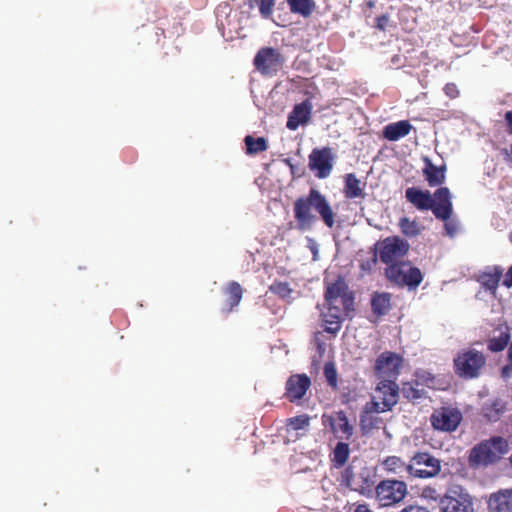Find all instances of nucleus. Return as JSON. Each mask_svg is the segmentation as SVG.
<instances>
[{"mask_svg": "<svg viewBox=\"0 0 512 512\" xmlns=\"http://www.w3.org/2000/svg\"><path fill=\"white\" fill-rule=\"evenodd\" d=\"M319 214L321 220L328 228L335 226L336 213L325 195L319 190L311 188L306 195L297 198L293 204L296 228L299 231H309L317 222Z\"/></svg>", "mask_w": 512, "mask_h": 512, "instance_id": "f257e3e1", "label": "nucleus"}, {"mask_svg": "<svg viewBox=\"0 0 512 512\" xmlns=\"http://www.w3.org/2000/svg\"><path fill=\"white\" fill-rule=\"evenodd\" d=\"M406 200L420 211L431 210L439 220H447L453 213L451 194L447 187L438 188L432 195L429 190L409 187Z\"/></svg>", "mask_w": 512, "mask_h": 512, "instance_id": "f03ea898", "label": "nucleus"}, {"mask_svg": "<svg viewBox=\"0 0 512 512\" xmlns=\"http://www.w3.org/2000/svg\"><path fill=\"white\" fill-rule=\"evenodd\" d=\"M387 280L398 287H408L415 290L423 281V274L418 267L412 266L410 261L393 263L385 268Z\"/></svg>", "mask_w": 512, "mask_h": 512, "instance_id": "7ed1b4c3", "label": "nucleus"}, {"mask_svg": "<svg viewBox=\"0 0 512 512\" xmlns=\"http://www.w3.org/2000/svg\"><path fill=\"white\" fill-rule=\"evenodd\" d=\"M508 451V442L497 436L476 445L470 452L469 460L475 464H491Z\"/></svg>", "mask_w": 512, "mask_h": 512, "instance_id": "20e7f679", "label": "nucleus"}, {"mask_svg": "<svg viewBox=\"0 0 512 512\" xmlns=\"http://www.w3.org/2000/svg\"><path fill=\"white\" fill-rule=\"evenodd\" d=\"M485 364L486 357L475 349L462 350L454 358L455 373L465 379L478 377Z\"/></svg>", "mask_w": 512, "mask_h": 512, "instance_id": "39448f33", "label": "nucleus"}, {"mask_svg": "<svg viewBox=\"0 0 512 512\" xmlns=\"http://www.w3.org/2000/svg\"><path fill=\"white\" fill-rule=\"evenodd\" d=\"M409 248V243L399 236H389L377 243L379 259L386 264V267L402 262V259L408 254Z\"/></svg>", "mask_w": 512, "mask_h": 512, "instance_id": "423d86ee", "label": "nucleus"}, {"mask_svg": "<svg viewBox=\"0 0 512 512\" xmlns=\"http://www.w3.org/2000/svg\"><path fill=\"white\" fill-rule=\"evenodd\" d=\"M441 512H474L471 496L461 487L453 486L439 499Z\"/></svg>", "mask_w": 512, "mask_h": 512, "instance_id": "0eeeda50", "label": "nucleus"}, {"mask_svg": "<svg viewBox=\"0 0 512 512\" xmlns=\"http://www.w3.org/2000/svg\"><path fill=\"white\" fill-rule=\"evenodd\" d=\"M409 476L413 478H432L441 470L440 460L428 452H417L408 464Z\"/></svg>", "mask_w": 512, "mask_h": 512, "instance_id": "6e6552de", "label": "nucleus"}, {"mask_svg": "<svg viewBox=\"0 0 512 512\" xmlns=\"http://www.w3.org/2000/svg\"><path fill=\"white\" fill-rule=\"evenodd\" d=\"M406 494L407 485L404 481L383 480L375 487V498L382 507L399 503Z\"/></svg>", "mask_w": 512, "mask_h": 512, "instance_id": "1a4fd4ad", "label": "nucleus"}, {"mask_svg": "<svg viewBox=\"0 0 512 512\" xmlns=\"http://www.w3.org/2000/svg\"><path fill=\"white\" fill-rule=\"evenodd\" d=\"M285 62L284 56L275 48L263 47L256 53L253 64L262 75H275Z\"/></svg>", "mask_w": 512, "mask_h": 512, "instance_id": "9d476101", "label": "nucleus"}, {"mask_svg": "<svg viewBox=\"0 0 512 512\" xmlns=\"http://www.w3.org/2000/svg\"><path fill=\"white\" fill-rule=\"evenodd\" d=\"M462 418V413L457 408L442 406L433 410L430 423L435 430L454 432L459 427Z\"/></svg>", "mask_w": 512, "mask_h": 512, "instance_id": "9b49d317", "label": "nucleus"}, {"mask_svg": "<svg viewBox=\"0 0 512 512\" xmlns=\"http://www.w3.org/2000/svg\"><path fill=\"white\" fill-rule=\"evenodd\" d=\"M334 156L330 147L314 148L308 156V166L319 179L327 178L333 169Z\"/></svg>", "mask_w": 512, "mask_h": 512, "instance_id": "f8f14e48", "label": "nucleus"}, {"mask_svg": "<svg viewBox=\"0 0 512 512\" xmlns=\"http://www.w3.org/2000/svg\"><path fill=\"white\" fill-rule=\"evenodd\" d=\"M324 298L327 305H335L339 300L346 313L353 310L354 297L348 292V286L342 278L327 285Z\"/></svg>", "mask_w": 512, "mask_h": 512, "instance_id": "ddd939ff", "label": "nucleus"}, {"mask_svg": "<svg viewBox=\"0 0 512 512\" xmlns=\"http://www.w3.org/2000/svg\"><path fill=\"white\" fill-rule=\"evenodd\" d=\"M322 424L329 427L330 431L338 439L349 440L353 435L354 428L349 423L347 415L343 410L331 414H323Z\"/></svg>", "mask_w": 512, "mask_h": 512, "instance_id": "4468645a", "label": "nucleus"}, {"mask_svg": "<svg viewBox=\"0 0 512 512\" xmlns=\"http://www.w3.org/2000/svg\"><path fill=\"white\" fill-rule=\"evenodd\" d=\"M311 386V380L306 374H293L285 384V397L292 403L304 398Z\"/></svg>", "mask_w": 512, "mask_h": 512, "instance_id": "2eb2a0df", "label": "nucleus"}, {"mask_svg": "<svg viewBox=\"0 0 512 512\" xmlns=\"http://www.w3.org/2000/svg\"><path fill=\"white\" fill-rule=\"evenodd\" d=\"M402 358L390 351L381 353L375 362V373L379 378L396 376L399 373Z\"/></svg>", "mask_w": 512, "mask_h": 512, "instance_id": "dca6fc26", "label": "nucleus"}, {"mask_svg": "<svg viewBox=\"0 0 512 512\" xmlns=\"http://www.w3.org/2000/svg\"><path fill=\"white\" fill-rule=\"evenodd\" d=\"M375 398L382 400V409H392L398 402L399 387L395 381L384 379L376 387Z\"/></svg>", "mask_w": 512, "mask_h": 512, "instance_id": "f3484780", "label": "nucleus"}, {"mask_svg": "<svg viewBox=\"0 0 512 512\" xmlns=\"http://www.w3.org/2000/svg\"><path fill=\"white\" fill-rule=\"evenodd\" d=\"M312 104L309 100H304L296 104L288 115L286 127L295 131L300 125H306L311 118Z\"/></svg>", "mask_w": 512, "mask_h": 512, "instance_id": "a211bd4d", "label": "nucleus"}, {"mask_svg": "<svg viewBox=\"0 0 512 512\" xmlns=\"http://www.w3.org/2000/svg\"><path fill=\"white\" fill-rule=\"evenodd\" d=\"M422 160L424 163L422 173L428 185L430 187L442 185L446 179V165L436 166L428 156H424Z\"/></svg>", "mask_w": 512, "mask_h": 512, "instance_id": "6ab92c4d", "label": "nucleus"}, {"mask_svg": "<svg viewBox=\"0 0 512 512\" xmlns=\"http://www.w3.org/2000/svg\"><path fill=\"white\" fill-rule=\"evenodd\" d=\"M223 294L225 299L221 311L225 315H228L240 304L243 296V288L238 282L230 281L223 288Z\"/></svg>", "mask_w": 512, "mask_h": 512, "instance_id": "aec40b11", "label": "nucleus"}, {"mask_svg": "<svg viewBox=\"0 0 512 512\" xmlns=\"http://www.w3.org/2000/svg\"><path fill=\"white\" fill-rule=\"evenodd\" d=\"M322 322L324 325V330L327 333L336 335L341 327H342V317H341V310L336 305H328L327 310L324 311L322 314Z\"/></svg>", "mask_w": 512, "mask_h": 512, "instance_id": "412c9836", "label": "nucleus"}, {"mask_svg": "<svg viewBox=\"0 0 512 512\" xmlns=\"http://www.w3.org/2000/svg\"><path fill=\"white\" fill-rule=\"evenodd\" d=\"M414 127L408 120H401L398 122L390 123L383 128V137L388 141H398L406 137Z\"/></svg>", "mask_w": 512, "mask_h": 512, "instance_id": "4be33fe9", "label": "nucleus"}, {"mask_svg": "<svg viewBox=\"0 0 512 512\" xmlns=\"http://www.w3.org/2000/svg\"><path fill=\"white\" fill-rule=\"evenodd\" d=\"M488 511L512 512V489L492 494L488 501Z\"/></svg>", "mask_w": 512, "mask_h": 512, "instance_id": "5701e85b", "label": "nucleus"}, {"mask_svg": "<svg viewBox=\"0 0 512 512\" xmlns=\"http://www.w3.org/2000/svg\"><path fill=\"white\" fill-rule=\"evenodd\" d=\"M350 456L348 443L339 441L330 454V461L333 468L340 469L345 466Z\"/></svg>", "mask_w": 512, "mask_h": 512, "instance_id": "b1692460", "label": "nucleus"}, {"mask_svg": "<svg viewBox=\"0 0 512 512\" xmlns=\"http://www.w3.org/2000/svg\"><path fill=\"white\" fill-rule=\"evenodd\" d=\"M344 195L347 199L365 197V192L361 187V182L353 173L345 175Z\"/></svg>", "mask_w": 512, "mask_h": 512, "instance_id": "393cba45", "label": "nucleus"}, {"mask_svg": "<svg viewBox=\"0 0 512 512\" xmlns=\"http://www.w3.org/2000/svg\"><path fill=\"white\" fill-rule=\"evenodd\" d=\"M290 11L303 18H309L316 10L315 0H286Z\"/></svg>", "mask_w": 512, "mask_h": 512, "instance_id": "a878e982", "label": "nucleus"}, {"mask_svg": "<svg viewBox=\"0 0 512 512\" xmlns=\"http://www.w3.org/2000/svg\"><path fill=\"white\" fill-rule=\"evenodd\" d=\"M371 308L375 315H386L391 308V295L387 292L374 293L371 299Z\"/></svg>", "mask_w": 512, "mask_h": 512, "instance_id": "bb28decb", "label": "nucleus"}, {"mask_svg": "<svg viewBox=\"0 0 512 512\" xmlns=\"http://www.w3.org/2000/svg\"><path fill=\"white\" fill-rule=\"evenodd\" d=\"M506 410V404L501 399H494L487 402L482 407V415L488 421H498L504 411Z\"/></svg>", "mask_w": 512, "mask_h": 512, "instance_id": "cd10ccee", "label": "nucleus"}, {"mask_svg": "<svg viewBox=\"0 0 512 512\" xmlns=\"http://www.w3.org/2000/svg\"><path fill=\"white\" fill-rule=\"evenodd\" d=\"M383 469L388 473L401 475L403 472L409 474L408 464L398 456H388L381 463Z\"/></svg>", "mask_w": 512, "mask_h": 512, "instance_id": "c85d7f7f", "label": "nucleus"}, {"mask_svg": "<svg viewBox=\"0 0 512 512\" xmlns=\"http://www.w3.org/2000/svg\"><path fill=\"white\" fill-rule=\"evenodd\" d=\"M403 397L409 401H415L425 396L426 391L418 382H406L402 386Z\"/></svg>", "mask_w": 512, "mask_h": 512, "instance_id": "c756f323", "label": "nucleus"}, {"mask_svg": "<svg viewBox=\"0 0 512 512\" xmlns=\"http://www.w3.org/2000/svg\"><path fill=\"white\" fill-rule=\"evenodd\" d=\"M510 341V333L508 328L505 331H501L499 336L492 337L487 342V347L491 352L503 351Z\"/></svg>", "mask_w": 512, "mask_h": 512, "instance_id": "7c9ffc66", "label": "nucleus"}, {"mask_svg": "<svg viewBox=\"0 0 512 512\" xmlns=\"http://www.w3.org/2000/svg\"><path fill=\"white\" fill-rule=\"evenodd\" d=\"M246 145L247 154L253 155L259 152L267 150V141L263 137L254 138L251 135H247L244 139Z\"/></svg>", "mask_w": 512, "mask_h": 512, "instance_id": "2f4dec72", "label": "nucleus"}, {"mask_svg": "<svg viewBox=\"0 0 512 512\" xmlns=\"http://www.w3.org/2000/svg\"><path fill=\"white\" fill-rule=\"evenodd\" d=\"M399 228L403 235L407 237H416L421 233V227L415 220L408 217H402L399 220Z\"/></svg>", "mask_w": 512, "mask_h": 512, "instance_id": "473e14b6", "label": "nucleus"}, {"mask_svg": "<svg viewBox=\"0 0 512 512\" xmlns=\"http://www.w3.org/2000/svg\"><path fill=\"white\" fill-rule=\"evenodd\" d=\"M310 416L307 414L298 415L287 419L286 427L293 431L307 430L310 426Z\"/></svg>", "mask_w": 512, "mask_h": 512, "instance_id": "72a5a7b5", "label": "nucleus"}, {"mask_svg": "<svg viewBox=\"0 0 512 512\" xmlns=\"http://www.w3.org/2000/svg\"><path fill=\"white\" fill-rule=\"evenodd\" d=\"M501 276L502 272L497 269L494 272L484 273L481 276V283L485 289L495 292L498 288Z\"/></svg>", "mask_w": 512, "mask_h": 512, "instance_id": "f704fd0d", "label": "nucleus"}, {"mask_svg": "<svg viewBox=\"0 0 512 512\" xmlns=\"http://www.w3.org/2000/svg\"><path fill=\"white\" fill-rule=\"evenodd\" d=\"M381 419L374 414L361 413L360 414V427L363 432H369L374 428H379Z\"/></svg>", "mask_w": 512, "mask_h": 512, "instance_id": "c9c22d12", "label": "nucleus"}, {"mask_svg": "<svg viewBox=\"0 0 512 512\" xmlns=\"http://www.w3.org/2000/svg\"><path fill=\"white\" fill-rule=\"evenodd\" d=\"M323 373H324V377L326 379L327 384L331 388L337 389L338 374H337V370H336L334 362H331V361L326 362L324 364Z\"/></svg>", "mask_w": 512, "mask_h": 512, "instance_id": "e433bc0d", "label": "nucleus"}, {"mask_svg": "<svg viewBox=\"0 0 512 512\" xmlns=\"http://www.w3.org/2000/svg\"><path fill=\"white\" fill-rule=\"evenodd\" d=\"M269 290L283 299L290 297L292 293V289L290 288L289 284L282 281L273 282L269 286Z\"/></svg>", "mask_w": 512, "mask_h": 512, "instance_id": "4c0bfd02", "label": "nucleus"}, {"mask_svg": "<svg viewBox=\"0 0 512 512\" xmlns=\"http://www.w3.org/2000/svg\"><path fill=\"white\" fill-rule=\"evenodd\" d=\"M362 483L356 490L362 495H370L373 491H375V480L370 475L360 474Z\"/></svg>", "mask_w": 512, "mask_h": 512, "instance_id": "58836bf2", "label": "nucleus"}, {"mask_svg": "<svg viewBox=\"0 0 512 512\" xmlns=\"http://www.w3.org/2000/svg\"><path fill=\"white\" fill-rule=\"evenodd\" d=\"M390 409H382V400H371L367 402L363 408V413L374 414L389 411Z\"/></svg>", "mask_w": 512, "mask_h": 512, "instance_id": "ea45409f", "label": "nucleus"}, {"mask_svg": "<svg viewBox=\"0 0 512 512\" xmlns=\"http://www.w3.org/2000/svg\"><path fill=\"white\" fill-rule=\"evenodd\" d=\"M276 0H260L259 12L263 18H270L273 12V7Z\"/></svg>", "mask_w": 512, "mask_h": 512, "instance_id": "a19ab883", "label": "nucleus"}, {"mask_svg": "<svg viewBox=\"0 0 512 512\" xmlns=\"http://www.w3.org/2000/svg\"><path fill=\"white\" fill-rule=\"evenodd\" d=\"M444 93L450 99H455L459 96L460 92L455 83H447L444 88Z\"/></svg>", "mask_w": 512, "mask_h": 512, "instance_id": "79ce46f5", "label": "nucleus"}, {"mask_svg": "<svg viewBox=\"0 0 512 512\" xmlns=\"http://www.w3.org/2000/svg\"><path fill=\"white\" fill-rule=\"evenodd\" d=\"M450 218L451 217H449L447 220H444L445 221L444 228H445L447 235H449L450 237H453L458 232V224L456 221L451 220Z\"/></svg>", "mask_w": 512, "mask_h": 512, "instance_id": "37998d69", "label": "nucleus"}, {"mask_svg": "<svg viewBox=\"0 0 512 512\" xmlns=\"http://www.w3.org/2000/svg\"><path fill=\"white\" fill-rule=\"evenodd\" d=\"M389 19H390V17L388 14H383L381 16H378L376 18L375 28L380 31H385L388 26Z\"/></svg>", "mask_w": 512, "mask_h": 512, "instance_id": "c03bdc74", "label": "nucleus"}, {"mask_svg": "<svg viewBox=\"0 0 512 512\" xmlns=\"http://www.w3.org/2000/svg\"><path fill=\"white\" fill-rule=\"evenodd\" d=\"M399 512H431L427 507L418 504H410Z\"/></svg>", "mask_w": 512, "mask_h": 512, "instance_id": "a18cd8bd", "label": "nucleus"}, {"mask_svg": "<svg viewBox=\"0 0 512 512\" xmlns=\"http://www.w3.org/2000/svg\"><path fill=\"white\" fill-rule=\"evenodd\" d=\"M423 495L427 498H430L432 500H438L440 499L441 497L439 496V494L437 493L436 489L435 488H432V487H426L424 488L423 490Z\"/></svg>", "mask_w": 512, "mask_h": 512, "instance_id": "49530a36", "label": "nucleus"}, {"mask_svg": "<svg viewBox=\"0 0 512 512\" xmlns=\"http://www.w3.org/2000/svg\"><path fill=\"white\" fill-rule=\"evenodd\" d=\"M352 475L353 473L351 467H347L342 473V479L348 486L350 485Z\"/></svg>", "mask_w": 512, "mask_h": 512, "instance_id": "de8ad7c7", "label": "nucleus"}, {"mask_svg": "<svg viewBox=\"0 0 512 512\" xmlns=\"http://www.w3.org/2000/svg\"><path fill=\"white\" fill-rule=\"evenodd\" d=\"M503 285L507 288L512 287V266L506 272L505 278L503 280Z\"/></svg>", "mask_w": 512, "mask_h": 512, "instance_id": "09e8293b", "label": "nucleus"}, {"mask_svg": "<svg viewBox=\"0 0 512 512\" xmlns=\"http://www.w3.org/2000/svg\"><path fill=\"white\" fill-rule=\"evenodd\" d=\"M505 120L507 122V131L509 134H512V111L505 113Z\"/></svg>", "mask_w": 512, "mask_h": 512, "instance_id": "8fccbe9b", "label": "nucleus"}, {"mask_svg": "<svg viewBox=\"0 0 512 512\" xmlns=\"http://www.w3.org/2000/svg\"><path fill=\"white\" fill-rule=\"evenodd\" d=\"M353 512H372V511L369 509L368 505L359 504L356 506V508L354 509Z\"/></svg>", "mask_w": 512, "mask_h": 512, "instance_id": "3c124183", "label": "nucleus"}, {"mask_svg": "<svg viewBox=\"0 0 512 512\" xmlns=\"http://www.w3.org/2000/svg\"><path fill=\"white\" fill-rule=\"evenodd\" d=\"M507 357H508V361L510 363V366L512 367V343L510 344V346L508 348Z\"/></svg>", "mask_w": 512, "mask_h": 512, "instance_id": "603ef678", "label": "nucleus"}, {"mask_svg": "<svg viewBox=\"0 0 512 512\" xmlns=\"http://www.w3.org/2000/svg\"><path fill=\"white\" fill-rule=\"evenodd\" d=\"M366 6L370 9L374 8L375 7V1L374 0H368L366 2Z\"/></svg>", "mask_w": 512, "mask_h": 512, "instance_id": "864d4df0", "label": "nucleus"}, {"mask_svg": "<svg viewBox=\"0 0 512 512\" xmlns=\"http://www.w3.org/2000/svg\"><path fill=\"white\" fill-rule=\"evenodd\" d=\"M246 3H248L250 8L254 7V4L258 2V0H245Z\"/></svg>", "mask_w": 512, "mask_h": 512, "instance_id": "5fc2aeb1", "label": "nucleus"}, {"mask_svg": "<svg viewBox=\"0 0 512 512\" xmlns=\"http://www.w3.org/2000/svg\"><path fill=\"white\" fill-rule=\"evenodd\" d=\"M508 370H509V366H505V367H503V369H502V374H503V375H508Z\"/></svg>", "mask_w": 512, "mask_h": 512, "instance_id": "6e6d98bb", "label": "nucleus"}, {"mask_svg": "<svg viewBox=\"0 0 512 512\" xmlns=\"http://www.w3.org/2000/svg\"><path fill=\"white\" fill-rule=\"evenodd\" d=\"M510 155H511V162H512V146H511V149H510Z\"/></svg>", "mask_w": 512, "mask_h": 512, "instance_id": "4d7b16f0", "label": "nucleus"}, {"mask_svg": "<svg viewBox=\"0 0 512 512\" xmlns=\"http://www.w3.org/2000/svg\"><path fill=\"white\" fill-rule=\"evenodd\" d=\"M348 402H349V399H348V398H347V399H345V400H343V403H348Z\"/></svg>", "mask_w": 512, "mask_h": 512, "instance_id": "13d9d810", "label": "nucleus"}]
</instances>
